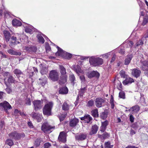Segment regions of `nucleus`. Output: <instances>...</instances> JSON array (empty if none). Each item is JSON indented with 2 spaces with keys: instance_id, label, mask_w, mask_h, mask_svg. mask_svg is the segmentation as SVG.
Segmentation results:
<instances>
[{
  "instance_id": "obj_47",
  "label": "nucleus",
  "mask_w": 148,
  "mask_h": 148,
  "mask_svg": "<svg viewBox=\"0 0 148 148\" xmlns=\"http://www.w3.org/2000/svg\"><path fill=\"white\" fill-rule=\"evenodd\" d=\"M94 101L92 100H91L88 102L87 103V106L89 107L92 106L94 105Z\"/></svg>"
},
{
  "instance_id": "obj_29",
  "label": "nucleus",
  "mask_w": 148,
  "mask_h": 148,
  "mask_svg": "<svg viewBox=\"0 0 148 148\" xmlns=\"http://www.w3.org/2000/svg\"><path fill=\"white\" fill-rule=\"evenodd\" d=\"M48 72V67L47 66H42L40 72L42 75L45 74Z\"/></svg>"
},
{
  "instance_id": "obj_42",
  "label": "nucleus",
  "mask_w": 148,
  "mask_h": 148,
  "mask_svg": "<svg viewBox=\"0 0 148 148\" xmlns=\"http://www.w3.org/2000/svg\"><path fill=\"white\" fill-rule=\"evenodd\" d=\"M6 143L10 146H12L13 144V141L10 139H8L6 141Z\"/></svg>"
},
{
  "instance_id": "obj_52",
  "label": "nucleus",
  "mask_w": 148,
  "mask_h": 148,
  "mask_svg": "<svg viewBox=\"0 0 148 148\" xmlns=\"http://www.w3.org/2000/svg\"><path fill=\"white\" fill-rule=\"evenodd\" d=\"M40 144V142L38 139H36L35 141L34 145L36 147L38 146Z\"/></svg>"
},
{
  "instance_id": "obj_56",
  "label": "nucleus",
  "mask_w": 148,
  "mask_h": 148,
  "mask_svg": "<svg viewBox=\"0 0 148 148\" xmlns=\"http://www.w3.org/2000/svg\"><path fill=\"white\" fill-rule=\"evenodd\" d=\"M38 122L41 121L42 119V116L40 115H39L38 116L36 119Z\"/></svg>"
},
{
  "instance_id": "obj_23",
  "label": "nucleus",
  "mask_w": 148,
  "mask_h": 148,
  "mask_svg": "<svg viewBox=\"0 0 148 148\" xmlns=\"http://www.w3.org/2000/svg\"><path fill=\"white\" fill-rule=\"evenodd\" d=\"M13 25L15 26H20L21 25V22L18 20L14 19L12 21Z\"/></svg>"
},
{
  "instance_id": "obj_27",
  "label": "nucleus",
  "mask_w": 148,
  "mask_h": 148,
  "mask_svg": "<svg viewBox=\"0 0 148 148\" xmlns=\"http://www.w3.org/2000/svg\"><path fill=\"white\" fill-rule=\"evenodd\" d=\"M8 52L11 55L19 56H20L21 55V52L15 51L12 49H9L8 50Z\"/></svg>"
},
{
  "instance_id": "obj_7",
  "label": "nucleus",
  "mask_w": 148,
  "mask_h": 148,
  "mask_svg": "<svg viewBox=\"0 0 148 148\" xmlns=\"http://www.w3.org/2000/svg\"><path fill=\"white\" fill-rule=\"evenodd\" d=\"M33 103L34 107V110L36 111L39 109L41 108L42 106V103L40 100L34 101Z\"/></svg>"
},
{
  "instance_id": "obj_60",
  "label": "nucleus",
  "mask_w": 148,
  "mask_h": 148,
  "mask_svg": "<svg viewBox=\"0 0 148 148\" xmlns=\"http://www.w3.org/2000/svg\"><path fill=\"white\" fill-rule=\"evenodd\" d=\"M80 78L82 82H84L85 80V77L84 75H82L80 76Z\"/></svg>"
},
{
  "instance_id": "obj_8",
  "label": "nucleus",
  "mask_w": 148,
  "mask_h": 148,
  "mask_svg": "<svg viewBox=\"0 0 148 148\" xmlns=\"http://www.w3.org/2000/svg\"><path fill=\"white\" fill-rule=\"evenodd\" d=\"M9 136L10 138L16 140L20 139L21 137V135L16 132L10 133L9 134Z\"/></svg>"
},
{
  "instance_id": "obj_4",
  "label": "nucleus",
  "mask_w": 148,
  "mask_h": 148,
  "mask_svg": "<svg viewBox=\"0 0 148 148\" xmlns=\"http://www.w3.org/2000/svg\"><path fill=\"white\" fill-rule=\"evenodd\" d=\"M49 78L52 81L55 82L59 79V73L56 70L51 71L49 74Z\"/></svg>"
},
{
  "instance_id": "obj_30",
  "label": "nucleus",
  "mask_w": 148,
  "mask_h": 148,
  "mask_svg": "<svg viewBox=\"0 0 148 148\" xmlns=\"http://www.w3.org/2000/svg\"><path fill=\"white\" fill-rule=\"evenodd\" d=\"M26 50L30 52H35L36 50V48L34 47H25Z\"/></svg>"
},
{
  "instance_id": "obj_39",
  "label": "nucleus",
  "mask_w": 148,
  "mask_h": 148,
  "mask_svg": "<svg viewBox=\"0 0 148 148\" xmlns=\"http://www.w3.org/2000/svg\"><path fill=\"white\" fill-rule=\"evenodd\" d=\"M62 108L64 110H67L69 109V106L65 102L62 105Z\"/></svg>"
},
{
  "instance_id": "obj_53",
  "label": "nucleus",
  "mask_w": 148,
  "mask_h": 148,
  "mask_svg": "<svg viewBox=\"0 0 148 148\" xmlns=\"http://www.w3.org/2000/svg\"><path fill=\"white\" fill-rule=\"evenodd\" d=\"M147 38H148V30L142 37V39H145L146 40Z\"/></svg>"
},
{
  "instance_id": "obj_35",
  "label": "nucleus",
  "mask_w": 148,
  "mask_h": 148,
  "mask_svg": "<svg viewBox=\"0 0 148 148\" xmlns=\"http://www.w3.org/2000/svg\"><path fill=\"white\" fill-rule=\"evenodd\" d=\"M148 22V15L145 16L143 18V21L142 23V25L143 26L145 25Z\"/></svg>"
},
{
  "instance_id": "obj_25",
  "label": "nucleus",
  "mask_w": 148,
  "mask_h": 148,
  "mask_svg": "<svg viewBox=\"0 0 148 148\" xmlns=\"http://www.w3.org/2000/svg\"><path fill=\"white\" fill-rule=\"evenodd\" d=\"M98 127L97 125H94L92 128V130L90 132L89 134L90 135H92L96 134L98 130Z\"/></svg>"
},
{
  "instance_id": "obj_12",
  "label": "nucleus",
  "mask_w": 148,
  "mask_h": 148,
  "mask_svg": "<svg viewBox=\"0 0 148 148\" xmlns=\"http://www.w3.org/2000/svg\"><path fill=\"white\" fill-rule=\"evenodd\" d=\"M131 70V74L134 77L137 78L140 76L141 71L138 68L134 69Z\"/></svg>"
},
{
  "instance_id": "obj_57",
  "label": "nucleus",
  "mask_w": 148,
  "mask_h": 148,
  "mask_svg": "<svg viewBox=\"0 0 148 148\" xmlns=\"http://www.w3.org/2000/svg\"><path fill=\"white\" fill-rule=\"evenodd\" d=\"M130 121L132 122H133L134 120V118L132 114H130Z\"/></svg>"
},
{
  "instance_id": "obj_38",
  "label": "nucleus",
  "mask_w": 148,
  "mask_h": 148,
  "mask_svg": "<svg viewBox=\"0 0 148 148\" xmlns=\"http://www.w3.org/2000/svg\"><path fill=\"white\" fill-rule=\"evenodd\" d=\"M72 56L71 54L65 52L63 58L65 59H69L72 57Z\"/></svg>"
},
{
  "instance_id": "obj_18",
  "label": "nucleus",
  "mask_w": 148,
  "mask_h": 148,
  "mask_svg": "<svg viewBox=\"0 0 148 148\" xmlns=\"http://www.w3.org/2000/svg\"><path fill=\"white\" fill-rule=\"evenodd\" d=\"M134 82V79L130 77L127 78L123 82V85H125L129 84H131Z\"/></svg>"
},
{
  "instance_id": "obj_5",
  "label": "nucleus",
  "mask_w": 148,
  "mask_h": 148,
  "mask_svg": "<svg viewBox=\"0 0 148 148\" xmlns=\"http://www.w3.org/2000/svg\"><path fill=\"white\" fill-rule=\"evenodd\" d=\"M53 129H54L55 127H51L47 123H44L41 127L42 130L46 134H49L51 133Z\"/></svg>"
},
{
  "instance_id": "obj_24",
  "label": "nucleus",
  "mask_w": 148,
  "mask_h": 148,
  "mask_svg": "<svg viewBox=\"0 0 148 148\" xmlns=\"http://www.w3.org/2000/svg\"><path fill=\"white\" fill-rule=\"evenodd\" d=\"M3 33L5 41L7 42L9 41L10 38V33L7 31H4Z\"/></svg>"
},
{
  "instance_id": "obj_59",
  "label": "nucleus",
  "mask_w": 148,
  "mask_h": 148,
  "mask_svg": "<svg viewBox=\"0 0 148 148\" xmlns=\"http://www.w3.org/2000/svg\"><path fill=\"white\" fill-rule=\"evenodd\" d=\"M27 101L26 103L27 105H30L31 104V101L30 99L27 98Z\"/></svg>"
},
{
  "instance_id": "obj_40",
  "label": "nucleus",
  "mask_w": 148,
  "mask_h": 148,
  "mask_svg": "<svg viewBox=\"0 0 148 148\" xmlns=\"http://www.w3.org/2000/svg\"><path fill=\"white\" fill-rule=\"evenodd\" d=\"M37 38L39 42L42 43H44L45 42V40L43 37L40 35L38 34L37 35Z\"/></svg>"
},
{
  "instance_id": "obj_61",
  "label": "nucleus",
  "mask_w": 148,
  "mask_h": 148,
  "mask_svg": "<svg viewBox=\"0 0 148 148\" xmlns=\"http://www.w3.org/2000/svg\"><path fill=\"white\" fill-rule=\"evenodd\" d=\"M116 59V56L115 55H113V56L112 57L111 60L110 61V62L111 63H112L113 62H114L115 60Z\"/></svg>"
},
{
  "instance_id": "obj_41",
  "label": "nucleus",
  "mask_w": 148,
  "mask_h": 148,
  "mask_svg": "<svg viewBox=\"0 0 148 148\" xmlns=\"http://www.w3.org/2000/svg\"><path fill=\"white\" fill-rule=\"evenodd\" d=\"M46 77H44L43 79H41L40 78L39 79L40 80L42 81V82H40V84L42 86H44L46 83Z\"/></svg>"
},
{
  "instance_id": "obj_20",
  "label": "nucleus",
  "mask_w": 148,
  "mask_h": 148,
  "mask_svg": "<svg viewBox=\"0 0 148 148\" xmlns=\"http://www.w3.org/2000/svg\"><path fill=\"white\" fill-rule=\"evenodd\" d=\"M74 69L78 75H79L80 73L82 74L83 73V71L81 69L80 66L78 65L74 68Z\"/></svg>"
},
{
  "instance_id": "obj_63",
  "label": "nucleus",
  "mask_w": 148,
  "mask_h": 148,
  "mask_svg": "<svg viewBox=\"0 0 148 148\" xmlns=\"http://www.w3.org/2000/svg\"><path fill=\"white\" fill-rule=\"evenodd\" d=\"M4 92L2 91H0V99H1L3 96Z\"/></svg>"
},
{
  "instance_id": "obj_45",
  "label": "nucleus",
  "mask_w": 148,
  "mask_h": 148,
  "mask_svg": "<svg viewBox=\"0 0 148 148\" xmlns=\"http://www.w3.org/2000/svg\"><path fill=\"white\" fill-rule=\"evenodd\" d=\"M66 114L65 113L64 114H61L59 116V119L60 121L64 120V118L66 117Z\"/></svg>"
},
{
  "instance_id": "obj_44",
  "label": "nucleus",
  "mask_w": 148,
  "mask_h": 148,
  "mask_svg": "<svg viewBox=\"0 0 148 148\" xmlns=\"http://www.w3.org/2000/svg\"><path fill=\"white\" fill-rule=\"evenodd\" d=\"M143 66L146 67L145 70H147L148 69V62L144 61L142 62Z\"/></svg>"
},
{
  "instance_id": "obj_55",
  "label": "nucleus",
  "mask_w": 148,
  "mask_h": 148,
  "mask_svg": "<svg viewBox=\"0 0 148 148\" xmlns=\"http://www.w3.org/2000/svg\"><path fill=\"white\" fill-rule=\"evenodd\" d=\"M110 143L109 142H107L105 143V147L106 148H109Z\"/></svg>"
},
{
  "instance_id": "obj_13",
  "label": "nucleus",
  "mask_w": 148,
  "mask_h": 148,
  "mask_svg": "<svg viewBox=\"0 0 148 148\" xmlns=\"http://www.w3.org/2000/svg\"><path fill=\"white\" fill-rule=\"evenodd\" d=\"M87 76L89 78H92L93 77H99V73L96 71H93L87 73Z\"/></svg>"
},
{
  "instance_id": "obj_6",
  "label": "nucleus",
  "mask_w": 148,
  "mask_h": 148,
  "mask_svg": "<svg viewBox=\"0 0 148 148\" xmlns=\"http://www.w3.org/2000/svg\"><path fill=\"white\" fill-rule=\"evenodd\" d=\"M58 140L60 142L65 143L66 142V134L64 132H62L60 133L58 138Z\"/></svg>"
},
{
  "instance_id": "obj_46",
  "label": "nucleus",
  "mask_w": 148,
  "mask_h": 148,
  "mask_svg": "<svg viewBox=\"0 0 148 148\" xmlns=\"http://www.w3.org/2000/svg\"><path fill=\"white\" fill-rule=\"evenodd\" d=\"M144 39H142V38L141 39L136 43V46H138V45H143V41L144 40Z\"/></svg>"
},
{
  "instance_id": "obj_3",
  "label": "nucleus",
  "mask_w": 148,
  "mask_h": 148,
  "mask_svg": "<svg viewBox=\"0 0 148 148\" xmlns=\"http://www.w3.org/2000/svg\"><path fill=\"white\" fill-rule=\"evenodd\" d=\"M53 106V103L51 101L49 102L45 105L43 109L44 114L49 116L51 115V110Z\"/></svg>"
},
{
  "instance_id": "obj_21",
  "label": "nucleus",
  "mask_w": 148,
  "mask_h": 148,
  "mask_svg": "<svg viewBox=\"0 0 148 148\" xmlns=\"http://www.w3.org/2000/svg\"><path fill=\"white\" fill-rule=\"evenodd\" d=\"M140 108L138 105H136L132 107H131L130 109H129L128 110L129 112H137L139 110Z\"/></svg>"
},
{
  "instance_id": "obj_10",
  "label": "nucleus",
  "mask_w": 148,
  "mask_h": 148,
  "mask_svg": "<svg viewBox=\"0 0 148 148\" xmlns=\"http://www.w3.org/2000/svg\"><path fill=\"white\" fill-rule=\"evenodd\" d=\"M1 104L2 106V109H4L6 112L8 110L12 108V107L10 104L6 101L1 103Z\"/></svg>"
},
{
  "instance_id": "obj_22",
  "label": "nucleus",
  "mask_w": 148,
  "mask_h": 148,
  "mask_svg": "<svg viewBox=\"0 0 148 148\" xmlns=\"http://www.w3.org/2000/svg\"><path fill=\"white\" fill-rule=\"evenodd\" d=\"M78 120L77 119H74L71 120L70 122V125L71 127L75 126L78 122Z\"/></svg>"
},
{
  "instance_id": "obj_51",
  "label": "nucleus",
  "mask_w": 148,
  "mask_h": 148,
  "mask_svg": "<svg viewBox=\"0 0 148 148\" xmlns=\"http://www.w3.org/2000/svg\"><path fill=\"white\" fill-rule=\"evenodd\" d=\"M119 73L121 77L124 78L125 77V72L123 70L121 71Z\"/></svg>"
},
{
  "instance_id": "obj_58",
  "label": "nucleus",
  "mask_w": 148,
  "mask_h": 148,
  "mask_svg": "<svg viewBox=\"0 0 148 148\" xmlns=\"http://www.w3.org/2000/svg\"><path fill=\"white\" fill-rule=\"evenodd\" d=\"M110 55V53H108L106 54L103 55H102V56L103 58H107L109 57Z\"/></svg>"
},
{
  "instance_id": "obj_14",
  "label": "nucleus",
  "mask_w": 148,
  "mask_h": 148,
  "mask_svg": "<svg viewBox=\"0 0 148 148\" xmlns=\"http://www.w3.org/2000/svg\"><path fill=\"white\" fill-rule=\"evenodd\" d=\"M57 48L58 49V51L56 53V56H60L63 57L65 51H64L62 49L58 46H57Z\"/></svg>"
},
{
  "instance_id": "obj_33",
  "label": "nucleus",
  "mask_w": 148,
  "mask_h": 148,
  "mask_svg": "<svg viewBox=\"0 0 148 148\" xmlns=\"http://www.w3.org/2000/svg\"><path fill=\"white\" fill-rule=\"evenodd\" d=\"M25 32L27 33H31L32 31V27L28 25L25 27Z\"/></svg>"
},
{
  "instance_id": "obj_15",
  "label": "nucleus",
  "mask_w": 148,
  "mask_h": 148,
  "mask_svg": "<svg viewBox=\"0 0 148 148\" xmlns=\"http://www.w3.org/2000/svg\"><path fill=\"white\" fill-rule=\"evenodd\" d=\"M57 48L58 49V51L56 53V56H60L63 57L65 51H64L62 49L58 46H57Z\"/></svg>"
},
{
  "instance_id": "obj_2",
  "label": "nucleus",
  "mask_w": 148,
  "mask_h": 148,
  "mask_svg": "<svg viewBox=\"0 0 148 148\" xmlns=\"http://www.w3.org/2000/svg\"><path fill=\"white\" fill-rule=\"evenodd\" d=\"M59 69L60 72L61 74V79L59 81V83L62 84L66 82L67 76L65 75L66 73V70L65 68L62 65H60Z\"/></svg>"
},
{
  "instance_id": "obj_26",
  "label": "nucleus",
  "mask_w": 148,
  "mask_h": 148,
  "mask_svg": "<svg viewBox=\"0 0 148 148\" xmlns=\"http://www.w3.org/2000/svg\"><path fill=\"white\" fill-rule=\"evenodd\" d=\"M132 55H128L127 57L125 60V65H128L130 62L132 58Z\"/></svg>"
},
{
  "instance_id": "obj_54",
  "label": "nucleus",
  "mask_w": 148,
  "mask_h": 148,
  "mask_svg": "<svg viewBox=\"0 0 148 148\" xmlns=\"http://www.w3.org/2000/svg\"><path fill=\"white\" fill-rule=\"evenodd\" d=\"M39 114H37V113L33 112L32 114V117L36 119L38 116Z\"/></svg>"
},
{
  "instance_id": "obj_17",
  "label": "nucleus",
  "mask_w": 148,
  "mask_h": 148,
  "mask_svg": "<svg viewBox=\"0 0 148 148\" xmlns=\"http://www.w3.org/2000/svg\"><path fill=\"white\" fill-rule=\"evenodd\" d=\"M81 120H84L85 122L89 123L92 120V118L90 115H88L84 116V117L81 118Z\"/></svg>"
},
{
  "instance_id": "obj_37",
  "label": "nucleus",
  "mask_w": 148,
  "mask_h": 148,
  "mask_svg": "<svg viewBox=\"0 0 148 148\" xmlns=\"http://www.w3.org/2000/svg\"><path fill=\"white\" fill-rule=\"evenodd\" d=\"M109 135L107 133L105 132L103 133L102 135L99 134L98 136L99 138H102L103 139H104L106 138H108L109 137Z\"/></svg>"
},
{
  "instance_id": "obj_43",
  "label": "nucleus",
  "mask_w": 148,
  "mask_h": 148,
  "mask_svg": "<svg viewBox=\"0 0 148 148\" xmlns=\"http://www.w3.org/2000/svg\"><path fill=\"white\" fill-rule=\"evenodd\" d=\"M119 97L121 98L125 99V97L124 92L122 91L120 92L119 93Z\"/></svg>"
},
{
  "instance_id": "obj_19",
  "label": "nucleus",
  "mask_w": 148,
  "mask_h": 148,
  "mask_svg": "<svg viewBox=\"0 0 148 148\" xmlns=\"http://www.w3.org/2000/svg\"><path fill=\"white\" fill-rule=\"evenodd\" d=\"M11 39L12 41L10 42V45L12 46L13 45H15L18 44L20 43V42L16 40L17 38L16 37L12 36L11 37Z\"/></svg>"
},
{
  "instance_id": "obj_16",
  "label": "nucleus",
  "mask_w": 148,
  "mask_h": 148,
  "mask_svg": "<svg viewBox=\"0 0 148 148\" xmlns=\"http://www.w3.org/2000/svg\"><path fill=\"white\" fill-rule=\"evenodd\" d=\"M108 123V122L107 121H105L103 122H102L101 125L100 127V131L101 132H104L105 130Z\"/></svg>"
},
{
  "instance_id": "obj_50",
  "label": "nucleus",
  "mask_w": 148,
  "mask_h": 148,
  "mask_svg": "<svg viewBox=\"0 0 148 148\" xmlns=\"http://www.w3.org/2000/svg\"><path fill=\"white\" fill-rule=\"evenodd\" d=\"M51 145L49 143H47L44 144V148H50Z\"/></svg>"
},
{
  "instance_id": "obj_48",
  "label": "nucleus",
  "mask_w": 148,
  "mask_h": 148,
  "mask_svg": "<svg viewBox=\"0 0 148 148\" xmlns=\"http://www.w3.org/2000/svg\"><path fill=\"white\" fill-rule=\"evenodd\" d=\"M5 84L7 86V88L5 89V90L7 92L8 94H10L12 92V90L10 87L8 86L5 83Z\"/></svg>"
},
{
  "instance_id": "obj_34",
  "label": "nucleus",
  "mask_w": 148,
  "mask_h": 148,
  "mask_svg": "<svg viewBox=\"0 0 148 148\" xmlns=\"http://www.w3.org/2000/svg\"><path fill=\"white\" fill-rule=\"evenodd\" d=\"M14 74L16 75L18 78L19 77V75L23 74L22 72L21 71L17 69H15L14 70Z\"/></svg>"
},
{
  "instance_id": "obj_62",
  "label": "nucleus",
  "mask_w": 148,
  "mask_h": 148,
  "mask_svg": "<svg viewBox=\"0 0 148 148\" xmlns=\"http://www.w3.org/2000/svg\"><path fill=\"white\" fill-rule=\"evenodd\" d=\"M28 125L30 128H33V125L32 123L30 122H29L28 123Z\"/></svg>"
},
{
  "instance_id": "obj_49",
  "label": "nucleus",
  "mask_w": 148,
  "mask_h": 148,
  "mask_svg": "<svg viewBox=\"0 0 148 148\" xmlns=\"http://www.w3.org/2000/svg\"><path fill=\"white\" fill-rule=\"evenodd\" d=\"M69 79L72 82H73L75 79V77L74 75L70 74L69 75Z\"/></svg>"
},
{
  "instance_id": "obj_36",
  "label": "nucleus",
  "mask_w": 148,
  "mask_h": 148,
  "mask_svg": "<svg viewBox=\"0 0 148 148\" xmlns=\"http://www.w3.org/2000/svg\"><path fill=\"white\" fill-rule=\"evenodd\" d=\"M92 116L94 117H97L98 116V113L97 109H95L91 111Z\"/></svg>"
},
{
  "instance_id": "obj_31",
  "label": "nucleus",
  "mask_w": 148,
  "mask_h": 148,
  "mask_svg": "<svg viewBox=\"0 0 148 148\" xmlns=\"http://www.w3.org/2000/svg\"><path fill=\"white\" fill-rule=\"evenodd\" d=\"M108 113L107 111H104L102 112L100 114L101 118L103 119H105L108 116Z\"/></svg>"
},
{
  "instance_id": "obj_64",
  "label": "nucleus",
  "mask_w": 148,
  "mask_h": 148,
  "mask_svg": "<svg viewBox=\"0 0 148 148\" xmlns=\"http://www.w3.org/2000/svg\"><path fill=\"white\" fill-rule=\"evenodd\" d=\"M125 148H137V147L134 146H128Z\"/></svg>"
},
{
  "instance_id": "obj_9",
  "label": "nucleus",
  "mask_w": 148,
  "mask_h": 148,
  "mask_svg": "<svg viewBox=\"0 0 148 148\" xmlns=\"http://www.w3.org/2000/svg\"><path fill=\"white\" fill-rule=\"evenodd\" d=\"M86 137L87 135L86 134L82 133L78 134L75 136L76 140L78 141H81L85 140Z\"/></svg>"
},
{
  "instance_id": "obj_32",
  "label": "nucleus",
  "mask_w": 148,
  "mask_h": 148,
  "mask_svg": "<svg viewBox=\"0 0 148 148\" xmlns=\"http://www.w3.org/2000/svg\"><path fill=\"white\" fill-rule=\"evenodd\" d=\"M8 81L9 83H15L16 82V81L15 80L14 78L12 76H9L8 79Z\"/></svg>"
},
{
  "instance_id": "obj_28",
  "label": "nucleus",
  "mask_w": 148,
  "mask_h": 148,
  "mask_svg": "<svg viewBox=\"0 0 148 148\" xmlns=\"http://www.w3.org/2000/svg\"><path fill=\"white\" fill-rule=\"evenodd\" d=\"M59 92L60 94H66L68 92V90L67 87H63L60 90Z\"/></svg>"
},
{
  "instance_id": "obj_11",
  "label": "nucleus",
  "mask_w": 148,
  "mask_h": 148,
  "mask_svg": "<svg viewBox=\"0 0 148 148\" xmlns=\"http://www.w3.org/2000/svg\"><path fill=\"white\" fill-rule=\"evenodd\" d=\"M104 102L105 100L104 99L100 97L97 98L96 99L95 101L96 106L98 108L101 107Z\"/></svg>"
},
{
  "instance_id": "obj_1",
  "label": "nucleus",
  "mask_w": 148,
  "mask_h": 148,
  "mask_svg": "<svg viewBox=\"0 0 148 148\" xmlns=\"http://www.w3.org/2000/svg\"><path fill=\"white\" fill-rule=\"evenodd\" d=\"M89 62L91 65L93 66H98L103 64V60L99 57L95 56H92L89 58Z\"/></svg>"
}]
</instances>
